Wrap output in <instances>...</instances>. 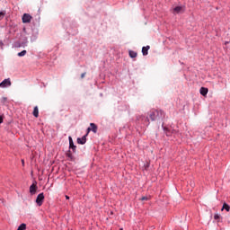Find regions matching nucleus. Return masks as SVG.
Here are the masks:
<instances>
[{
	"mask_svg": "<svg viewBox=\"0 0 230 230\" xmlns=\"http://www.w3.org/2000/svg\"><path fill=\"white\" fill-rule=\"evenodd\" d=\"M85 75H87L85 72L83 73V74H81V78H82V79L85 78Z\"/></svg>",
	"mask_w": 230,
	"mask_h": 230,
	"instance_id": "obj_20",
	"label": "nucleus"
},
{
	"mask_svg": "<svg viewBox=\"0 0 230 230\" xmlns=\"http://www.w3.org/2000/svg\"><path fill=\"white\" fill-rule=\"evenodd\" d=\"M148 49H150V46L142 48V54L144 55V57H146V55H148Z\"/></svg>",
	"mask_w": 230,
	"mask_h": 230,
	"instance_id": "obj_11",
	"label": "nucleus"
},
{
	"mask_svg": "<svg viewBox=\"0 0 230 230\" xmlns=\"http://www.w3.org/2000/svg\"><path fill=\"white\" fill-rule=\"evenodd\" d=\"M145 121L146 122L147 125H150V119H148V118H146Z\"/></svg>",
	"mask_w": 230,
	"mask_h": 230,
	"instance_id": "obj_19",
	"label": "nucleus"
},
{
	"mask_svg": "<svg viewBox=\"0 0 230 230\" xmlns=\"http://www.w3.org/2000/svg\"><path fill=\"white\" fill-rule=\"evenodd\" d=\"M181 12H182V6H176V7L173 9L172 13H181Z\"/></svg>",
	"mask_w": 230,
	"mask_h": 230,
	"instance_id": "obj_12",
	"label": "nucleus"
},
{
	"mask_svg": "<svg viewBox=\"0 0 230 230\" xmlns=\"http://www.w3.org/2000/svg\"><path fill=\"white\" fill-rule=\"evenodd\" d=\"M78 145H85L87 143V134L84 135L82 138H77Z\"/></svg>",
	"mask_w": 230,
	"mask_h": 230,
	"instance_id": "obj_6",
	"label": "nucleus"
},
{
	"mask_svg": "<svg viewBox=\"0 0 230 230\" xmlns=\"http://www.w3.org/2000/svg\"><path fill=\"white\" fill-rule=\"evenodd\" d=\"M90 127L91 128H87V133H86L87 136H89V132H91V130H92V132H93V134H96L98 132V126H96V124L91 123Z\"/></svg>",
	"mask_w": 230,
	"mask_h": 230,
	"instance_id": "obj_2",
	"label": "nucleus"
},
{
	"mask_svg": "<svg viewBox=\"0 0 230 230\" xmlns=\"http://www.w3.org/2000/svg\"><path fill=\"white\" fill-rule=\"evenodd\" d=\"M151 121H163L166 113L163 110H151L148 113Z\"/></svg>",
	"mask_w": 230,
	"mask_h": 230,
	"instance_id": "obj_1",
	"label": "nucleus"
},
{
	"mask_svg": "<svg viewBox=\"0 0 230 230\" xmlns=\"http://www.w3.org/2000/svg\"><path fill=\"white\" fill-rule=\"evenodd\" d=\"M27 51L26 50H22V52L18 53V57H24L26 55Z\"/></svg>",
	"mask_w": 230,
	"mask_h": 230,
	"instance_id": "obj_16",
	"label": "nucleus"
},
{
	"mask_svg": "<svg viewBox=\"0 0 230 230\" xmlns=\"http://www.w3.org/2000/svg\"><path fill=\"white\" fill-rule=\"evenodd\" d=\"M32 114L34 118H39V107H34Z\"/></svg>",
	"mask_w": 230,
	"mask_h": 230,
	"instance_id": "obj_13",
	"label": "nucleus"
},
{
	"mask_svg": "<svg viewBox=\"0 0 230 230\" xmlns=\"http://www.w3.org/2000/svg\"><path fill=\"white\" fill-rule=\"evenodd\" d=\"M22 22L24 23H28L31 22V15L28 14V13H24L22 16Z\"/></svg>",
	"mask_w": 230,
	"mask_h": 230,
	"instance_id": "obj_5",
	"label": "nucleus"
},
{
	"mask_svg": "<svg viewBox=\"0 0 230 230\" xmlns=\"http://www.w3.org/2000/svg\"><path fill=\"white\" fill-rule=\"evenodd\" d=\"M224 209H226V211L229 212L230 211V207L227 203H224L223 207L221 208V211H224Z\"/></svg>",
	"mask_w": 230,
	"mask_h": 230,
	"instance_id": "obj_14",
	"label": "nucleus"
},
{
	"mask_svg": "<svg viewBox=\"0 0 230 230\" xmlns=\"http://www.w3.org/2000/svg\"><path fill=\"white\" fill-rule=\"evenodd\" d=\"M30 193L31 195H35L37 193V184L36 183H32L30 187Z\"/></svg>",
	"mask_w": 230,
	"mask_h": 230,
	"instance_id": "obj_7",
	"label": "nucleus"
},
{
	"mask_svg": "<svg viewBox=\"0 0 230 230\" xmlns=\"http://www.w3.org/2000/svg\"><path fill=\"white\" fill-rule=\"evenodd\" d=\"M140 200H148V197L144 196V197H142V198L140 199Z\"/></svg>",
	"mask_w": 230,
	"mask_h": 230,
	"instance_id": "obj_18",
	"label": "nucleus"
},
{
	"mask_svg": "<svg viewBox=\"0 0 230 230\" xmlns=\"http://www.w3.org/2000/svg\"><path fill=\"white\" fill-rule=\"evenodd\" d=\"M199 93L202 96H207L208 90L206 87H201L199 90Z\"/></svg>",
	"mask_w": 230,
	"mask_h": 230,
	"instance_id": "obj_9",
	"label": "nucleus"
},
{
	"mask_svg": "<svg viewBox=\"0 0 230 230\" xmlns=\"http://www.w3.org/2000/svg\"><path fill=\"white\" fill-rule=\"evenodd\" d=\"M129 57L131 58H136V57H137V52H136L134 50H129Z\"/></svg>",
	"mask_w": 230,
	"mask_h": 230,
	"instance_id": "obj_15",
	"label": "nucleus"
},
{
	"mask_svg": "<svg viewBox=\"0 0 230 230\" xmlns=\"http://www.w3.org/2000/svg\"><path fill=\"white\" fill-rule=\"evenodd\" d=\"M22 164H24V160H22Z\"/></svg>",
	"mask_w": 230,
	"mask_h": 230,
	"instance_id": "obj_26",
	"label": "nucleus"
},
{
	"mask_svg": "<svg viewBox=\"0 0 230 230\" xmlns=\"http://www.w3.org/2000/svg\"><path fill=\"white\" fill-rule=\"evenodd\" d=\"M119 230H123V228H120Z\"/></svg>",
	"mask_w": 230,
	"mask_h": 230,
	"instance_id": "obj_27",
	"label": "nucleus"
},
{
	"mask_svg": "<svg viewBox=\"0 0 230 230\" xmlns=\"http://www.w3.org/2000/svg\"><path fill=\"white\" fill-rule=\"evenodd\" d=\"M164 131L165 136L170 137L172 134H173V131L168 128H164Z\"/></svg>",
	"mask_w": 230,
	"mask_h": 230,
	"instance_id": "obj_10",
	"label": "nucleus"
},
{
	"mask_svg": "<svg viewBox=\"0 0 230 230\" xmlns=\"http://www.w3.org/2000/svg\"><path fill=\"white\" fill-rule=\"evenodd\" d=\"M43 203H44V193L41 192L38 195L36 199V204H38L39 206H41Z\"/></svg>",
	"mask_w": 230,
	"mask_h": 230,
	"instance_id": "obj_3",
	"label": "nucleus"
},
{
	"mask_svg": "<svg viewBox=\"0 0 230 230\" xmlns=\"http://www.w3.org/2000/svg\"><path fill=\"white\" fill-rule=\"evenodd\" d=\"M3 17H4V13L1 12L0 13V19H3Z\"/></svg>",
	"mask_w": 230,
	"mask_h": 230,
	"instance_id": "obj_21",
	"label": "nucleus"
},
{
	"mask_svg": "<svg viewBox=\"0 0 230 230\" xmlns=\"http://www.w3.org/2000/svg\"><path fill=\"white\" fill-rule=\"evenodd\" d=\"M69 148H71L74 152L76 150V146L73 143V137H69Z\"/></svg>",
	"mask_w": 230,
	"mask_h": 230,
	"instance_id": "obj_8",
	"label": "nucleus"
},
{
	"mask_svg": "<svg viewBox=\"0 0 230 230\" xmlns=\"http://www.w3.org/2000/svg\"><path fill=\"white\" fill-rule=\"evenodd\" d=\"M214 218H215V220H220V215L215 214Z\"/></svg>",
	"mask_w": 230,
	"mask_h": 230,
	"instance_id": "obj_17",
	"label": "nucleus"
},
{
	"mask_svg": "<svg viewBox=\"0 0 230 230\" xmlns=\"http://www.w3.org/2000/svg\"><path fill=\"white\" fill-rule=\"evenodd\" d=\"M226 44H230V41H226Z\"/></svg>",
	"mask_w": 230,
	"mask_h": 230,
	"instance_id": "obj_25",
	"label": "nucleus"
},
{
	"mask_svg": "<svg viewBox=\"0 0 230 230\" xmlns=\"http://www.w3.org/2000/svg\"><path fill=\"white\" fill-rule=\"evenodd\" d=\"M12 85V81H10V78L4 79L2 83H0V87H10Z\"/></svg>",
	"mask_w": 230,
	"mask_h": 230,
	"instance_id": "obj_4",
	"label": "nucleus"
},
{
	"mask_svg": "<svg viewBox=\"0 0 230 230\" xmlns=\"http://www.w3.org/2000/svg\"><path fill=\"white\" fill-rule=\"evenodd\" d=\"M66 200H69V196H66Z\"/></svg>",
	"mask_w": 230,
	"mask_h": 230,
	"instance_id": "obj_24",
	"label": "nucleus"
},
{
	"mask_svg": "<svg viewBox=\"0 0 230 230\" xmlns=\"http://www.w3.org/2000/svg\"><path fill=\"white\" fill-rule=\"evenodd\" d=\"M3 123V117H0V124Z\"/></svg>",
	"mask_w": 230,
	"mask_h": 230,
	"instance_id": "obj_23",
	"label": "nucleus"
},
{
	"mask_svg": "<svg viewBox=\"0 0 230 230\" xmlns=\"http://www.w3.org/2000/svg\"><path fill=\"white\" fill-rule=\"evenodd\" d=\"M2 102H6V97H4V98L2 99Z\"/></svg>",
	"mask_w": 230,
	"mask_h": 230,
	"instance_id": "obj_22",
	"label": "nucleus"
}]
</instances>
